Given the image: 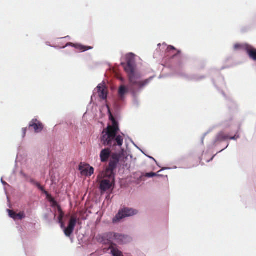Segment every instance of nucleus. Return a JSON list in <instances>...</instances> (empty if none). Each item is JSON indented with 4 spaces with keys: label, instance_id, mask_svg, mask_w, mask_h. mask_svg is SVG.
Instances as JSON below:
<instances>
[{
    "label": "nucleus",
    "instance_id": "4be33fe9",
    "mask_svg": "<svg viewBox=\"0 0 256 256\" xmlns=\"http://www.w3.org/2000/svg\"><path fill=\"white\" fill-rule=\"evenodd\" d=\"M64 216V213L59 214V216H58V222H61L62 221Z\"/></svg>",
    "mask_w": 256,
    "mask_h": 256
},
{
    "label": "nucleus",
    "instance_id": "f03ea898",
    "mask_svg": "<svg viewBox=\"0 0 256 256\" xmlns=\"http://www.w3.org/2000/svg\"><path fill=\"white\" fill-rule=\"evenodd\" d=\"M126 63L122 62V66L124 68L125 72L128 74L129 82L131 86H137L140 88H142L146 86L150 81L152 78L140 81V74L136 72V64L134 55L132 54L126 56Z\"/></svg>",
    "mask_w": 256,
    "mask_h": 256
},
{
    "label": "nucleus",
    "instance_id": "f8f14e48",
    "mask_svg": "<svg viewBox=\"0 0 256 256\" xmlns=\"http://www.w3.org/2000/svg\"><path fill=\"white\" fill-rule=\"evenodd\" d=\"M112 240H114L120 244L124 243L126 239V236L124 235L121 234L112 232Z\"/></svg>",
    "mask_w": 256,
    "mask_h": 256
},
{
    "label": "nucleus",
    "instance_id": "cd10ccee",
    "mask_svg": "<svg viewBox=\"0 0 256 256\" xmlns=\"http://www.w3.org/2000/svg\"><path fill=\"white\" fill-rule=\"evenodd\" d=\"M34 185L37 187L38 188L40 187L41 185L40 184V183L36 182H35V184Z\"/></svg>",
    "mask_w": 256,
    "mask_h": 256
},
{
    "label": "nucleus",
    "instance_id": "6ab92c4d",
    "mask_svg": "<svg viewBox=\"0 0 256 256\" xmlns=\"http://www.w3.org/2000/svg\"><path fill=\"white\" fill-rule=\"evenodd\" d=\"M9 216L14 220H16L17 214L12 210H8Z\"/></svg>",
    "mask_w": 256,
    "mask_h": 256
},
{
    "label": "nucleus",
    "instance_id": "20e7f679",
    "mask_svg": "<svg viewBox=\"0 0 256 256\" xmlns=\"http://www.w3.org/2000/svg\"><path fill=\"white\" fill-rule=\"evenodd\" d=\"M121 153L116 152L112 154L108 166L105 170L106 174H114V170H116L120 162Z\"/></svg>",
    "mask_w": 256,
    "mask_h": 256
},
{
    "label": "nucleus",
    "instance_id": "c85d7f7f",
    "mask_svg": "<svg viewBox=\"0 0 256 256\" xmlns=\"http://www.w3.org/2000/svg\"><path fill=\"white\" fill-rule=\"evenodd\" d=\"M59 223L60 224L62 228H64V224L63 222V221H62L61 222H59Z\"/></svg>",
    "mask_w": 256,
    "mask_h": 256
},
{
    "label": "nucleus",
    "instance_id": "9b49d317",
    "mask_svg": "<svg viewBox=\"0 0 256 256\" xmlns=\"http://www.w3.org/2000/svg\"><path fill=\"white\" fill-rule=\"evenodd\" d=\"M246 51L249 57L252 60L256 61V49L250 44L246 46Z\"/></svg>",
    "mask_w": 256,
    "mask_h": 256
},
{
    "label": "nucleus",
    "instance_id": "b1692460",
    "mask_svg": "<svg viewBox=\"0 0 256 256\" xmlns=\"http://www.w3.org/2000/svg\"><path fill=\"white\" fill-rule=\"evenodd\" d=\"M57 208H58V211L59 214H64V212H63L60 206H58Z\"/></svg>",
    "mask_w": 256,
    "mask_h": 256
},
{
    "label": "nucleus",
    "instance_id": "7ed1b4c3",
    "mask_svg": "<svg viewBox=\"0 0 256 256\" xmlns=\"http://www.w3.org/2000/svg\"><path fill=\"white\" fill-rule=\"evenodd\" d=\"M104 177V179L102 180L100 185V189L103 192L109 190L112 186V183L114 182V174H106V172H104V174L100 176H98V178H101Z\"/></svg>",
    "mask_w": 256,
    "mask_h": 256
},
{
    "label": "nucleus",
    "instance_id": "f257e3e1",
    "mask_svg": "<svg viewBox=\"0 0 256 256\" xmlns=\"http://www.w3.org/2000/svg\"><path fill=\"white\" fill-rule=\"evenodd\" d=\"M108 108L109 118L112 122V125H108L102 132L101 142L104 146H108L112 150L118 152H122L124 149L122 146L124 143V136L118 134L120 130L118 124L112 116L110 107L106 106Z\"/></svg>",
    "mask_w": 256,
    "mask_h": 256
},
{
    "label": "nucleus",
    "instance_id": "a878e982",
    "mask_svg": "<svg viewBox=\"0 0 256 256\" xmlns=\"http://www.w3.org/2000/svg\"><path fill=\"white\" fill-rule=\"evenodd\" d=\"M52 206H58V204L57 202L56 201H55L54 200H52Z\"/></svg>",
    "mask_w": 256,
    "mask_h": 256
},
{
    "label": "nucleus",
    "instance_id": "f3484780",
    "mask_svg": "<svg viewBox=\"0 0 256 256\" xmlns=\"http://www.w3.org/2000/svg\"><path fill=\"white\" fill-rule=\"evenodd\" d=\"M127 90L125 86H122L120 87L118 90V94L121 99H122L126 93Z\"/></svg>",
    "mask_w": 256,
    "mask_h": 256
},
{
    "label": "nucleus",
    "instance_id": "393cba45",
    "mask_svg": "<svg viewBox=\"0 0 256 256\" xmlns=\"http://www.w3.org/2000/svg\"><path fill=\"white\" fill-rule=\"evenodd\" d=\"M38 189H40L42 192L44 193L45 194H48V192L46 191L44 188L43 186H40V187L38 188Z\"/></svg>",
    "mask_w": 256,
    "mask_h": 256
},
{
    "label": "nucleus",
    "instance_id": "2eb2a0df",
    "mask_svg": "<svg viewBox=\"0 0 256 256\" xmlns=\"http://www.w3.org/2000/svg\"><path fill=\"white\" fill-rule=\"evenodd\" d=\"M68 45L72 46L74 47L76 49L80 52H85L90 50H92L93 48L92 46H84L82 44H74L72 43H69Z\"/></svg>",
    "mask_w": 256,
    "mask_h": 256
},
{
    "label": "nucleus",
    "instance_id": "5701e85b",
    "mask_svg": "<svg viewBox=\"0 0 256 256\" xmlns=\"http://www.w3.org/2000/svg\"><path fill=\"white\" fill-rule=\"evenodd\" d=\"M167 50L168 52H170L172 50H176V48L173 46H169L167 48Z\"/></svg>",
    "mask_w": 256,
    "mask_h": 256
},
{
    "label": "nucleus",
    "instance_id": "7c9ffc66",
    "mask_svg": "<svg viewBox=\"0 0 256 256\" xmlns=\"http://www.w3.org/2000/svg\"><path fill=\"white\" fill-rule=\"evenodd\" d=\"M30 182L34 184L35 182H36L34 180L32 179L30 180Z\"/></svg>",
    "mask_w": 256,
    "mask_h": 256
},
{
    "label": "nucleus",
    "instance_id": "412c9836",
    "mask_svg": "<svg viewBox=\"0 0 256 256\" xmlns=\"http://www.w3.org/2000/svg\"><path fill=\"white\" fill-rule=\"evenodd\" d=\"M156 176V174L153 172L146 173L145 175V176L148 178H152V177H154Z\"/></svg>",
    "mask_w": 256,
    "mask_h": 256
},
{
    "label": "nucleus",
    "instance_id": "ddd939ff",
    "mask_svg": "<svg viewBox=\"0 0 256 256\" xmlns=\"http://www.w3.org/2000/svg\"><path fill=\"white\" fill-rule=\"evenodd\" d=\"M97 89L99 97L103 100H106L108 92L105 86H98L97 87Z\"/></svg>",
    "mask_w": 256,
    "mask_h": 256
},
{
    "label": "nucleus",
    "instance_id": "2f4dec72",
    "mask_svg": "<svg viewBox=\"0 0 256 256\" xmlns=\"http://www.w3.org/2000/svg\"><path fill=\"white\" fill-rule=\"evenodd\" d=\"M180 50H178V53H177L176 54H174V55L173 56V57H174V56H176V54H180Z\"/></svg>",
    "mask_w": 256,
    "mask_h": 256
},
{
    "label": "nucleus",
    "instance_id": "4468645a",
    "mask_svg": "<svg viewBox=\"0 0 256 256\" xmlns=\"http://www.w3.org/2000/svg\"><path fill=\"white\" fill-rule=\"evenodd\" d=\"M237 138L238 137H236V136L232 137H229L227 134H225L223 132H220L216 137V139L218 141L226 140L228 139L236 140Z\"/></svg>",
    "mask_w": 256,
    "mask_h": 256
},
{
    "label": "nucleus",
    "instance_id": "9d476101",
    "mask_svg": "<svg viewBox=\"0 0 256 256\" xmlns=\"http://www.w3.org/2000/svg\"><path fill=\"white\" fill-rule=\"evenodd\" d=\"M112 154L110 148H109L102 150L100 154L101 162H107L108 159L110 158Z\"/></svg>",
    "mask_w": 256,
    "mask_h": 256
},
{
    "label": "nucleus",
    "instance_id": "a211bd4d",
    "mask_svg": "<svg viewBox=\"0 0 256 256\" xmlns=\"http://www.w3.org/2000/svg\"><path fill=\"white\" fill-rule=\"evenodd\" d=\"M248 44H236L234 46L235 50H246V46H248Z\"/></svg>",
    "mask_w": 256,
    "mask_h": 256
},
{
    "label": "nucleus",
    "instance_id": "1a4fd4ad",
    "mask_svg": "<svg viewBox=\"0 0 256 256\" xmlns=\"http://www.w3.org/2000/svg\"><path fill=\"white\" fill-rule=\"evenodd\" d=\"M29 127L32 128L36 133L42 132L44 128L42 124L36 118L32 119L30 122Z\"/></svg>",
    "mask_w": 256,
    "mask_h": 256
},
{
    "label": "nucleus",
    "instance_id": "6e6552de",
    "mask_svg": "<svg viewBox=\"0 0 256 256\" xmlns=\"http://www.w3.org/2000/svg\"><path fill=\"white\" fill-rule=\"evenodd\" d=\"M79 170L81 174L84 176H91L94 172V168L89 164H82L79 166Z\"/></svg>",
    "mask_w": 256,
    "mask_h": 256
},
{
    "label": "nucleus",
    "instance_id": "aec40b11",
    "mask_svg": "<svg viewBox=\"0 0 256 256\" xmlns=\"http://www.w3.org/2000/svg\"><path fill=\"white\" fill-rule=\"evenodd\" d=\"M26 218V214L24 212L21 211L16 214V220H22Z\"/></svg>",
    "mask_w": 256,
    "mask_h": 256
},
{
    "label": "nucleus",
    "instance_id": "0eeeda50",
    "mask_svg": "<svg viewBox=\"0 0 256 256\" xmlns=\"http://www.w3.org/2000/svg\"><path fill=\"white\" fill-rule=\"evenodd\" d=\"M112 232L104 233L102 234L98 235L96 238L97 241L104 245H110L113 246L112 238Z\"/></svg>",
    "mask_w": 256,
    "mask_h": 256
},
{
    "label": "nucleus",
    "instance_id": "bb28decb",
    "mask_svg": "<svg viewBox=\"0 0 256 256\" xmlns=\"http://www.w3.org/2000/svg\"><path fill=\"white\" fill-rule=\"evenodd\" d=\"M22 132L24 133V136L26 132V128H23Z\"/></svg>",
    "mask_w": 256,
    "mask_h": 256
},
{
    "label": "nucleus",
    "instance_id": "423d86ee",
    "mask_svg": "<svg viewBox=\"0 0 256 256\" xmlns=\"http://www.w3.org/2000/svg\"><path fill=\"white\" fill-rule=\"evenodd\" d=\"M79 218H78L76 214H73L70 216L68 226L64 228V233L66 236L70 237L74 232L75 226Z\"/></svg>",
    "mask_w": 256,
    "mask_h": 256
},
{
    "label": "nucleus",
    "instance_id": "39448f33",
    "mask_svg": "<svg viewBox=\"0 0 256 256\" xmlns=\"http://www.w3.org/2000/svg\"><path fill=\"white\" fill-rule=\"evenodd\" d=\"M138 214L136 210L132 208H124L120 210L118 214L113 218V222H117L120 220L128 216H130Z\"/></svg>",
    "mask_w": 256,
    "mask_h": 256
},
{
    "label": "nucleus",
    "instance_id": "dca6fc26",
    "mask_svg": "<svg viewBox=\"0 0 256 256\" xmlns=\"http://www.w3.org/2000/svg\"><path fill=\"white\" fill-rule=\"evenodd\" d=\"M111 250V253L113 256H124L122 252L113 246H110L106 250Z\"/></svg>",
    "mask_w": 256,
    "mask_h": 256
},
{
    "label": "nucleus",
    "instance_id": "c756f323",
    "mask_svg": "<svg viewBox=\"0 0 256 256\" xmlns=\"http://www.w3.org/2000/svg\"><path fill=\"white\" fill-rule=\"evenodd\" d=\"M59 223L60 224L62 228H64V224L63 222V221H62L61 222H59Z\"/></svg>",
    "mask_w": 256,
    "mask_h": 256
}]
</instances>
